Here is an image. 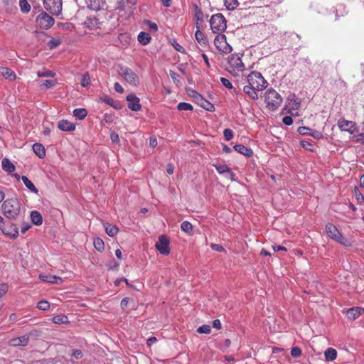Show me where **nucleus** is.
<instances>
[{
	"instance_id": "obj_1",
	"label": "nucleus",
	"mask_w": 364,
	"mask_h": 364,
	"mask_svg": "<svg viewBox=\"0 0 364 364\" xmlns=\"http://www.w3.org/2000/svg\"><path fill=\"white\" fill-rule=\"evenodd\" d=\"M1 207L4 216L10 220L16 219L21 213V203L16 198L4 200Z\"/></svg>"
},
{
	"instance_id": "obj_2",
	"label": "nucleus",
	"mask_w": 364,
	"mask_h": 364,
	"mask_svg": "<svg viewBox=\"0 0 364 364\" xmlns=\"http://www.w3.org/2000/svg\"><path fill=\"white\" fill-rule=\"evenodd\" d=\"M326 234L330 238L340 243L341 245L346 247H350L352 245L351 242L347 238L344 237L333 224L327 223L326 225Z\"/></svg>"
},
{
	"instance_id": "obj_3",
	"label": "nucleus",
	"mask_w": 364,
	"mask_h": 364,
	"mask_svg": "<svg viewBox=\"0 0 364 364\" xmlns=\"http://www.w3.org/2000/svg\"><path fill=\"white\" fill-rule=\"evenodd\" d=\"M264 100L267 104V107L271 110L277 109L282 102V97L274 89H268L265 92Z\"/></svg>"
},
{
	"instance_id": "obj_4",
	"label": "nucleus",
	"mask_w": 364,
	"mask_h": 364,
	"mask_svg": "<svg viewBox=\"0 0 364 364\" xmlns=\"http://www.w3.org/2000/svg\"><path fill=\"white\" fill-rule=\"evenodd\" d=\"M118 73L127 83L132 86H137L140 82L139 76L128 67L120 66Z\"/></svg>"
},
{
	"instance_id": "obj_5",
	"label": "nucleus",
	"mask_w": 364,
	"mask_h": 364,
	"mask_svg": "<svg viewBox=\"0 0 364 364\" xmlns=\"http://www.w3.org/2000/svg\"><path fill=\"white\" fill-rule=\"evenodd\" d=\"M247 81L250 85L257 90H262L266 88L267 82L259 72L253 71L247 76Z\"/></svg>"
},
{
	"instance_id": "obj_6",
	"label": "nucleus",
	"mask_w": 364,
	"mask_h": 364,
	"mask_svg": "<svg viewBox=\"0 0 364 364\" xmlns=\"http://www.w3.org/2000/svg\"><path fill=\"white\" fill-rule=\"evenodd\" d=\"M210 24L213 33L223 32L227 28L226 20L224 16L220 13L211 16Z\"/></svg>"
},
{
	"instance_id": "obj_7",
	"label": "nucleus",
	"mask_w": 364,
	"mask_h": 364,
	"mask_svg": "<svg viewBox=\"0 0 364 364\" xmlns=\"http://www.w3.org/2000/svg\"><path fill=\"white\" fill-rule=\"evenodd\" d=\"M43 6L51 14L58 16L62 12V0H43Z\"/></svg>"
},
{
	"instance_id": "obj_8",
	"label": "nucleus",
	"mask_w": 364,
	"mask_h": 364,
	"mask_svg": "<svg viewBox=\"0 0 364 364\" xmlns=\"http://www.w3.org/2000/svg\"><path fill=\"white\" fill-rule=\"evenodd\" d=\"M214 44L217 49L222 53H229L232 51V47L227 43L226 36L224 34H218L214 40Z\"/></svg>"
},
{
	"instance_id": "obj_9",
	"label": "nucleus",
	"mask_w": 364,
	"mask_h": 364,
	"mask_svg": "<svg viewBox=\"0 0 364 364\" xmlns=\"http://www.w3.org/2000/svg\"><path fill=\"white\" fill-rule=\"evenodd\" d=\"M0 230L2 233L6 236H9L12 238H16L18 235V228L10 223H5L4 220L3 223H0Z\"/></svg>"
},
{
	"instance_id": "obj_10",
	"label": "nucleus",
	"mask_w": 364,
	"mask_h": 364,
	"mask_svg": "<svg viewBox=\"0 0 364 364\" xmlns=\"http://www.w3.org/2000/svg\"><path fill=\"white\" fill-rule=\"evenodd\" d=\"M38 25L44 29L50 28L54 24V18L43 11L36 17Z\"/></svg>"
},
{
	"instance_id": "obj_11",
	"label": "nucleus",
	"mask_w": 364,
	"mask_h": 364,
	"mask_svg": "<svg viewBox=\"0 0 364 364\" xmlns=\"http://www.w3.org/2000/svg\"><path fill=\"white\" fill-rule=\"evenodd\" d=\"M155 246L159 252L164 255H168L170 253L169 240L164 235L159 237V240L156 242Z\"/></svg>"
},
{
	"instance_id": "obj_12",
	"label": "nucleus",
	"mask_w": 364,
	"mask_h": 364,
	"mask_svg": "<svg viewBox=\"0 0 364 364\" xmlns=\"http://www.w3.org/2000/svg\"><path fill=\"white\" fill-rule=\"evenodd\" d=\"M127 107L132 111H139L141 106L139 103V98L134 94H129L127 96Z\"/></svg>"
},
{
	"instance_id": "obj_13",
	"label": "nucleus",
	"mask_w": 364,
	"mask_h": 364,
	"mask_svg": "<svg viewBox=\"0 0 364 364\" xmlns=\"http://www.w3.org/2000/svg\"><path fill=\"white\" fill-rule=\"evenodd\" d=\"M228 64L230 68L237 71H242L244 69V64L241 58L235 55H231L228 58Z\"/></svg>"
},
{
	"instance_id": "obj_14",
	"label": "nucleus",
	"mask_w": 364,
	"mask_h": 364,
	"mask_svg": "<svg viewBox=\"0 0 364 364\" xmlns=\"http://www.w3.org/2000/svg\"><path fill=\"white\" fill-rule=\"evenodd\" d=\"M28 341L29 336L28 335H23L22 336L11 339L9 344L10 346L13 347L26 346L28 343Z\"/></svg>"
},
{
	"instance_id": "obj_15",
	"label": "nucleus",
	"mask_w": 364,
	"mask_h": 364,
	"mask_svg": "<svg viewBox=\"0 0 364 364\" xmlns=\"http://www.w3.org/2000/svg\"><path fill=\"white\" fill-rule=\"evenodd\" d=\"M364 313V309L362 307H353L348 309L346 316L348 319L354 321Z\"/></svg>"
},
{
	"instance_id": "obj_16",
	"label": "nucleus",
	"mask_w": 364,
	"mask_h": 364,
	"mask_svg": "<svg viewBox=\"0 0 364 364\" xmlns=\"http://www.w3.org/2000/svg\"><path fill=\"white\" fill-rule=\"evenodd\" d=\"M338 126L341 131L353 133L354 132V124L352 121L341 119L338 122Z\"/></svg>"
},
{
	"instance_id": "obj_17",
	"label": "nucleus",
	"mask_w": 364,
	"mask_h": 364,
	"mask_svg": "<svg viewBox=\"0 0 364 364\" xmlns=\"http://www.w3.org/2000/svg\"><path fill=\"white\" fill-rule=\"evenodd\" d=\"M88 8L94 11H99L105 6V0H85Z\"/></svg>"
},
{
	"instance_id": "obj_18",
	"label": "nucleus",
	"mask_w": 364,
	"mask_h": 364,
	"mask_svg": "<svg viewBox=\"0 0 364 364\" xmlns=\"http://www.w3.org/2000/svg\"><path fill=\"white\" fill-rule=\"evenodd\" d=\"M198 100H199V104L200 107H202L203 109L213 112L215 109L214 105L209 102L208 101L204 100L200 95L195 92V95H193Z\"/></svg>"
},
{
	"instance_id": "obj_19",
	"label": "nucleus",
	"mask_w": 364,
	"mask_h": 364,
	"mask_svg": "<svg viewBox=\"0 0 364 364\" xmlns=\"http://www.w3.org/2000/svg\"><path fill=\"white\" fill-rule=\"evenodd\" d=\"M287 107L291 110H297L300 107V100L296 97L295 95H289Z\"/></svg>"
},
{
	"instance_id": "obj_20",
	"label": "nucleus",
	"mask_w": 364,
	"mask_h": 364,
	"mask_svg": "<svg viewBox=\"0 0 364 364\" xmlns=\"http://www.w3.org/2000/svg\"><path fill=\"white\" fill-rule=\"evenodd\" d=\"M233 148L236 151L244 156L250 157L253 155V151L242 144H235Z\"/></svg>"
},
{
	"instance_id": "obj_21",
	"label": "nucleus",
	"mask_w": 364,
	"mask_h": 364,
	"mask_svg": "<svg viewBox=\"0 0 364 364\" xmlns=\"http://www.w3.org/2000/svg\"><path fill=\"white\" fill-rule=\"evenodd\" d=\"M58 127L62 131L71 132L75 130V125L67 120H60L58 122Z\"/></svg>"
},
{
	"instance_id": "obj_22",
	"label": "nucleus",
	"mask_w": 364,
	"mask_h": 364,
	"mask_svg": "<svg viewBox=\"0 0 364 364\" xmlns=\"http://www.w3.org/2000/svg\"><path fill=\"white\" fill-rule=\"evenodd\" d=\"M1 166L4 171L9 173H11L16 170L15 166L6 158L2 159Z\"/></svg>"
},
{
	"instance_id": "obj_23",
	"label": "nucleus",
	"mask_w": 364,
	"mask_h": 364,
	"mask_svg": "<svg viewBox=\"0 0 364 364\" xmlns=\"http://www.w3.org/2000/svg\"><path fill=\"white\" fill-rule=\"evenodd\" d=\"M31 220L32 223L36 225H40L43 223V218L41 214L37 210H33L31 212Z\"/></svg>"
},
{
	"instance_id": "obj_24",
	"label": "nucleus",
	"mask_w": 364,
	"mask_h": 364,
	"mask_svg": "<svg viewBox=\"0 0 364 364\" xmlns=\"http://www.w3.org/2000/svg\"><path fill=\"white\" fill-rule=\"evenodd\" d=\"M33 150L35 154L41 159H43L46 156V150L44 146L39 143H36L33 145Z\"/></svg>"
},
{
	"instance_id": "obj_25",
	"label": "nucleus",
	"mask_w": 364,
	"mask_h": 364,
	"mask_svg": "<svg viewBox=\"0 0 364 364\" xmlns=\"http://www.w3.org/2000/svg\"><path fill=\"white\" fill-rule=\"evenodd\" d=\"M257 90L256 88L252 87L250 85H245L243 87L244 92L253 100L258 98Z\"/></svg>"
},
{
	"instance_id": "obj_26",
	"label": "nucleus",
	"mask_w": 364,
	"mask_h": 364,
	"mask_svg": "<svg viewBox=\"0 0 364 364\" xmlns=\"http://www.w3.org/2000/svg\"><path fill=\"white\" fill-rule=\"evenodd\" d=\"M1 74L6 78L10 80H13L16 78V75L14 72L8 68H0Z\"/></svg>"
},
{
	"instance_id": "obj_27",
	"label": "nucleus",
	"mask_w": 364,
	"mask_h": 364,
	"mask_svg": "<svg viewBox=\"0 0 364 364\" xmlns=\"http://www.w3.org/2000/svg\"><path fill=\"white\" fill-rule=\"evenodd\" d=\"M98 19L95 17H87L83 23L85 28L93 29L97 25Z\"/></svg>"
},
{
	"instance_id": "obj_28",
	"label": "nucleus",
	"mask_w": 364,
	"mask_h": 364,
	"mask_svg": "<svg viewBox=\"0 0 364 364\" xmlns=\"http://www.w3.org/2000/svg\"><path fill=\"white\" fill-rule=\"evenodd\" d=\"M105 228L106 233L110 237L115 236L119 232V228L116 225H113L109 223L105 225Z\"/></svg>"
},
{
	"instance_id": "obj_29",
	"label": "nucleus",
	"mask_w": 364,
	"mask_h": 364,
	"mask_svg": "<svg viewBox=\"0 0 364 364\" xmlns=\"http://www.w3.org/2000/svg\"><path fill=\"white\" fill-rule=\"evenodd\" d=\"M21 180L23 182L26 187L30 190L32 193H38V191L34 186V184L26 176H23Z\"/></svg>"
},
{
	"instance_id": "obj_30",
	"label": "nucleus",
	"mask_w": 364,
	"mask_h": 364,
	"mask_svg": "<svg viewBox=\"0 0 364 364\" xmlns=\"http://www.w3.org/2000/svg\"><path fill=\"white\" fill-rule=\"evenodd\" d=\"M324 355L326 360L333 361L337 357V351L332 348H328L326 350Z\"/></svg>"
},
{
	"instance_id": "obj_31",
	"label": "nucleus",
	"mask_w": 364,
	"mask_h": 364,
	"mask_svg": "<svg viewBox=\"0 0 364 364\" xmlns=\"http://www.w3.org/2000/svg\"><path fill=\"white\" fill-rule=\"evenodd\" d=\"M128 0H119L117 3L116 10L119 11H125L126 14H130L132 12L128 11Z\"/></svg>"
},
{
	"instance_id": "obj_32",
	"label": "nucleus",
	"mask_w": 364,
	"mask_h": 364,
	"mask_svg": "<svg viewBox=\"0 0 364 364\" xmlns=\"http://www.w3.org/2000/svg\"><path fill=\"white\" fill-rule=\"evenodd\" d=\"M138 41L142 45H147L151 41V36L146 32H140L138 35Z\"/></svg>"
},
{
	"instance_id": "obj_33",
	"label": "nucleus",
	"mask_w": 364,
	"mask_h": 364,
	"mask_svg": "<svg viewBox=\"0 0 364 364\" xmlns=\"http://www.w3.org/2000/svg\"><path fill=\"white\" fill-rule=\"evenodd\" d=\"M52 321L56 324H63L69 323L68 318L64 314L57 315L51 318Z\"/></svg>"
},
{
	"instance_id": "obj_34",
	"label": "nucleus",
	"mask_w": 364,
	"mask_h": 364,
	"mask_svg": "<svg viewBox=\"0 0 364 364\" xmlns=\"http://www.w3.org/2000/svg\"><path fill=\"white\" fill-rule=\"evenodd\" d=\"M39 278L43 282L50 283H58V280H62L61 278L53 275L40 274Z\"/></svg>"
},
{
	"instance_id": "obj_35",
	"label": "nucleus",
	"mask_w": 364,
	"mask_h": 364,
	"mask_svg": "<svg viewBox=\"0 0 364 364\" xmlns=\"http://www.w3.org/2000/svg\"><path fill=\"white\" fill-rule=\"evenodd\" d=\"M87 114V111L84 108H77L73 110V115L78 119H83Z\"/></svg>"
},
{
	"instance_id": "obj_36",
	"label": "nucleus",
	"mask_w": 364,
	"mask_h": 364,
	"mask_svg": "<svg viewBox=\"0 0 364 364\" xmlns=\"http://www.w3.org/2000/svg\"><path fill=\"white\" fill-rule=\"evenodd\" d=\"M218 171V172L220 174L224 173H230L232 176H234L235 174L231 172V169L225 164L223 165H215L214 166Z\"/></svg>"
},
{
	"instance_id": "obj_37",
	"label": "nucleus",
	"mask_w": 364,
	"mask_h": 364,
	"mask_svg": "<svg viewBox=\"0 0 364 364\" xmlns=\"http://www.w3.org/2000/svg\"><path fill=\"white\" fill-rule=\"evenodd\" d=\"M19 6L23 13L27 14L31 11V5L27 0H19Z\"/></svg>"
},
{
	"instance_id": "obj_38",
	"label": "nucleus",
	"mask_w": 364,
	"mask_h": 364,
	"mask_svg": "<svg viewBox=\"0 0 364 364\" xmlns=\"http://www.w3.org/2000/svg\"><path fill=\"white\" fill-rule=\"evenodd\" d=\"M195 37H196V39L197 40V41L200 44V45H205L206 43H207V40L204 36V34L199 30L198 29L196 33H195Z\"/></svg>"
},
{
	"instance_id": "obj_39",
	"label": "nucleus",
	"mask_w": 364,
	"mask_h": 364,
	"mask_svg": "<svg viewBox=\"0 0 364 364\" xmlns=\"http://www.w3.org/2000/svg\"><path fill=\"white\" fill-rule=\"evenodd\" d=\"M90 84V76L88 73H85L82 75L81 80H80V85L86 87L89 86Z\"/></svg>"
},
{
	"instance_id": "obj_40",
	"label": "nucleus",
	"mask_w": 364,
	"mask_h": 364,
	"mask_svg": "<svg viewBox=\"0 0 364 364\" xmlns=\"http://www.w3.org/2000/svg\"><path fill=\"white\" fill-rule=\"evenodd\" d=\"M181 228L183 232L190 234L193 230V225L188 221H183L181 224Z\"/></svg>"
},
{
	"instance_id": "obj_41",
	"label": "nucleus",
	"mask_w": 364,
	"mask_h": 364,
	"mask_svg": "<svg viewBox=\"0 0 364 364\" xmlns=\"http://www.w3.org/2000/svg\"><path fill=\"white\" fill-rule=\"evenodd\" d=\"M224 4L228 10H233L238 5L237 0H224Z\"/></svg>"
},
{
	"instance_id": "obj_42",
	"label": "nucleus",
	"mask_w": 364,
	"mask_h": 364,
	"mask_svg": "<svg viewBox=\"0 0 364 364\" xmlns=\"http://www.w3.org/2000/svg\"><path fill=\"white\" fill-rule=\"evenodd\" d=\"M177 109L180 111H191L193 110V106L187 102H180L177 105Z\"/></svg>"
},
{
	"instance_id": "obj_43",
	"label": "nucleus",
	"mask_w": 364,
	"mask_h": 364,
	"mask_svg": "<svg viewBox=\"0 0 364 364\" xmlns=\"http://www.w3.org/2000/svg\"><path fill=\"white\" fill-rule=\"evenodd\" d=\"M94 246H95V248L100 251V252H102L104 248H105V243L103 242V240L100 238H96L94 240Z\"/></svg>"
},
{
	"instance_id": "obj_44",
	"label": "nucleus",
	"mask_w": 364,
	"mask_h": 364,
	"mask_svg": "<svg viewBox=\"0 0 364 364\" xmlns=\"http://www.w3.org/2000/svg\"><path fill=\"white\" fill-rule=\"evenodd\" d=\"M56 85V82L52 80H46L41 82V87L48 89L54 87Z\"/></svg>"
},
{
	"instance_id": "obj_45",
	"label": "nucleus",
	"mask_w": 364,
	"mask_h": 364,
	"mask_svg": "<svg viewBox=\"0 0 364 364\" xmlns=\"http://www.w3.org/2000/svg\"><path fill=\"white\" fill-rule=\"evenodd\" d=\"M211 331V328L209 325H203L198 328L197 332L199 333L208 334Z\"/></svg>"
},
{
	"instance_id": "obj_46",
	"label": "nucleus",
	"mask_w": 364,
	"mask_h": 364,
	"mask_svg": "<svg viewBox=\"0 0 364 364\" xmlns=\"http://www.w3.org/2000/svg\"><path fill=\"white\" fill-rule=\"evenodd\" d=\"M37 307L40 310L46 311L50 308V304L46 300H42L38 303Z\"/></svg>"
},
{
	"instance_id": "obj_47",
	"label": "nucleus",
	"mask_w": 364,
	"mask_h": 364,
	"mask_svg": "<svg viewBox=\"0 0 364 364\" xmlns=\"http://www.w3.org/2000/svg\"><path fill=\"white\" fill-rule=\"evenodd\" d=\"M55 73L51 70H46L43 72H38V76L40 77H55Z\"/></svg>"
},
{
	"instance_id": "obj_48",
	"label": "nucleus",
	"mask_w": 364,
	"mask_h": 364,
	"mask_svg": "<svg viewBox=\"0 0 364 364\" xmlns=\"http://www.w3.org/2000/svg\"><path fill=\"white\" fill-rule=\"evenodd\" d=\"M224 138L226 141H230L233 138L234 134L232 129H225L223 131Z\"/></svg>"
},
{
	"instance_id": "obj_49",
	"label": "nucleus",
	"mask_w": 364,
	"mask_h": 364,
	"mask_svg": "<svg viewBox=\"0 0 364 364\" xmlns=\"http://www.w3.org/2000/svg\"><path fill=\"white\" fill-rule=\"evenodd\" d=\"M309 135L311 136L312 137H314L316 139H320L323 137L322 132L317 131V130L311 129L309 132Z\"/></svg>"
},
{
	"instance_id": "obj_50",
	"label": "nucleus",
	"mask_w": 364,
	"mask_h": 364,
	"mask_svg": "<svg viewBox=\"0 0 364 364\" xmlns=\"http://www.w3.org/2000/svg\"><path fill=\"white\" fill-rule=\"evenodd\" d=\"M291 355L294 358H299L301 355V350L299 347H293L291 350Z\"/></svg>"
},
{
	"instance_id": "obj_51",
	"label": "nucleus",
	"mask_w": 364,
	"mask_h": 364,
	"mask_svg": "<svg viewBox=\"0 0 364 364\" xmlns=\"http://www.w3.org/2000/svg\"><path fill=\"white\" fill-rule=\"evenodd\" d=\"M61 43L60 39H51L48 42V46L50 49H53L58 47Z\"/></svg>"
},
{
	"instance_id": "obj_52",
	"label": "nucleus",
	"mask_w": 364,
	"mask_h": 364,
	"mask_svg": "<svg viewBox=\"0 0 364 364\" xmlns=\"http://www.w3.org/2000/svg\"><path fill=\"white\" fill-rule=\"evenodd\" d=\"M311 129L306 127H300L298 128L297 132L301 135H309Z\"/></svg>"
},
{
	"instance_id": "obj_53",
	"label": "nucleus",
	"mask_w": 364,
	"mask_h": 364,
	"mask_svg": "<svg viewBox=\"0 0 364 364\" xmlns=\"http://www.w3.org/2000/svg\"><path fill=\"white\" fill-rule=\"evenodd\" d=\"M220 82H222L223 85L227 87L228 89L232 88V85L228 79L225 77H220Z\"/></svg>"
},
{
	"instance_id": "obj_54",
	"label": "nucleus",
	"mask_w": 364,
	"mask_h": 364,
	"mask_svg": "<svg viewBox=\"0 0 364 364\" xmlns=\"http://www.w3.org/2000/svg\"><path fill=\"white\" fill-rule=\"evenodd\" d=\"M195 11H196L195 17H196V20L202 21L203 13H202V11L200 10V9H199L198 6L195 5Z\"/></svg>"
},
{
	"instance_id": "obj_55",
	"label": "nucleus",
	"mask_w": 364,
	"mask_h": 364,
	"mask_svg": "<svg viewBox=\"0 0 364 364\" xmlns=\"http://www.w3.org/2000/svg\"><path fill=\"white\" fill-rule=\"evenodd\" d=\"M71 355L75 357L76 359H81L83 354L81 350L75 349L72 350Z\"/></svg>"
},
{
	"instance_id": "obj_56",
	"label": "nucleus",
	"mask_w": 364,
	"mask_h": 364,
	"mask_svg": "<svg viewBox=\"0 0 364 364\" xmlns=\"http://www.w3.org/2000/svg\"><path fill=\"white\" fill-rule=\"evenodd\" d=\"M100 100L113 107H115V106L114 105V100L109 97L107 96L105 97H101Z\"/></svg>"
},
{
	"instance_id": "obj_57",
	"label": "nucleus",
	"mask_w": 364,
	"mask_h": 364,
	"mask_svg": "<svg viewBox=\"0 0 364 364\" xmlns=\"http://www.w3.org/2000/svg\"><path fill=\"white\" fill-rule=\"evenodd\" d=\"M146 24L149 26V28L151 31H157L158 26H157L156 23H153L148 20L146 21Z\"/></svg>"
},
{
	"instance_id": "obj_58",
	"label": "nucleus",
	"mask_w": 364,
	"mask_h": 364,
	"mask_svg": "<svg viewBox=\"0 0 364 364\" xmlns=\"http://www.w3.org/2000/svg\"><path fill=\"white\" fill-rule=\"evenodd\" d=\"M300 143L303 148L308 149L309 151H312L313 145L311 143H309V141H301Z\"/></svg>"
},
{
	"instance_id": "obj_59",
	"label": "nucleus",
	"mask_w": 364,
	"mask_h": 364,
	"mask_svg": "<svg viewBox=\"0 0 364 364\" xmlns=\"http://www.w3.org/2000/svg\"><path fill=\"white\" fill-rule=\"evenodd\" d=\"M8 291V286L6 284H0V298Z\"/></svg>"
},
{
	"instance_id": "obj_60",
	"label": "nucleus",
	"mask_w": 364,
	"mask_h": 364,
	"mask_svg": "<svg viewBox=\"0 0 364 364\" xmlns=\"http://www.w3.org/2000/svg\"><path fill=\"white\" fill-rule=\"evenodd\" d=\"M282 122L286 125H291L293 123V119L290 116H285L283 118Z\"/></svg>"
},
{
	"instance_id": "obj_61",
	"label": "nucleus",
	"mask_w": 364,
	"mask_h": 364,
	"mask_svg": "<svg viewBox=\"0 0 364 364\" xmlns=\"http://www.w3.org/2000/svg\"><path fill=\"white\" fill-rule=\"evenodd\" d=\"M210 247L212 250L217 251V252H222L224 249L223 247L219 245V244H211Z\"/></svg>"
},
{
	"instance_id": "obj_62",
	"label": "nucleus",
	"mask_w": 364,
	"mask_h": 364,
	"mask_svg": "<svg viewBox=\"0 0 364 364\" xmlns=\"http://www.w3.org/2000/svg\"><path fill=\"white\" fill-rule=\"evenodd\" d=\"M114 90L117 92H119V93H123L124 92V88L122 87V86L119 82H115L114 83Z\"/></svg>"
},
{
	"instance_id": "obj_63",
	"label": "nucleus",
	"mask_w": 364,
	"mask_h": 364,
	"mask_svg": "<svg viewBox=\"0 0 364 364\" xmlns=\"http://www.w3.org/2000/svg\"><path fill=\"white\" fill-rule=\"evenodd\" d=\"M136 0H128V4H129L128 11L129 12L132 11V9H134V6L136 5Z\"/></svg>"
},
{
	"instance_id": "obj_64",
	"label": "nucleus",
	"mask_w": 364,
	"mask_h": 364,
	"mask_svg": "<svg viewBox=\"0 0 364 364\" xmlns=\"http://www.w3.org/2000/svg\"><path fill=\"white\" fill-rule=\"evenodd\" d=\"M157 339L156 337L152 336L147 339L146 344L149 347H151L154 343L156 342Z\"/></svg>"
}]
</instances>
